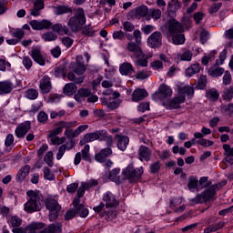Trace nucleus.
<instances>
[{"label":"nucleus","mask_w":233,"mask_h":233,"mask_svg":"<svg viewBox=\"0 0 233 233\" xmlns=\"http://www.w3.org/2000/svg\"><path fill=\"white\" fill-rule=\"evenodd\" d=\"M30 128H32L30 121H25L18 125L15 130V134L16 137H25L26 134H28Z\"/></svg>","instance_id":"f8f14e48"},{"label":"nucleus","mask_w":233,"mask_h":233,"mask_svg":"<svg viewBox=\"0 0 233 233\" xmlns=\"http://www.w3.org/2000/svg\"><path fill=\"white\" fill-rule=\"evenodd\" d=\"M179 94L181 96H185L187 95L188 97H192V96H194V87L190 86H186L182 88H180L178 90Z\"/></svg>","instance_id":"79ce46f5"},{"label":"nucleus","mask_w":233,"mask_h":233,"mask_svg":"<svg viewBox=\"0 0 233 233\" xmlns=\"http://www.w3.org/2000/svg\"><path fill=\"white\" fill-rule=\"evenodd\" d=\"M123 28L126 32H134L136 25L131 22L126 21L123 23Z\"/></svg>","instance_id":"69168bd1"},{"label":"nucleus","mask_w":233,"mask_h":233,"mask_svg":"<svg viewBox=\"0 0 233 233\" xmlns=\"http://www.w3.org/2000/svg\"><path fill=\"white\" fill-rule=\"evenodd\" d=\"M63 92L66 96H74L77 92V86L74 83L66 84L63 88Z\"/></svg>","instance_id":"c9c22d12"},{"label":"nucleus","mask_w":233,"mask_h":233,"mask_svg":"<svg viewBox=\"0 0 233 233\" xmlns=\"http://www.w3.org/2000/svg\"><path fill=\"white\" fill-rule=\"evenodd\" d=\"M103 88V94L104 96H112L113 99H117L121 96L119 92L114 91L112 89V86H114V82L112 80H103L101 83Z\"/></svg>","instance_id":"9d476101"},{"label":"nucleus","mask_w":233,"mask_h":233,"mask_svg":"<svg viewBox=\"0 0 233 233\" xmlns=\"http://www.w3.org/2000/svg\"><path fill=\"white\" fill-rule=\"evenodd\" d=\"M148 12H149L148 6L140 5L135 8L134 10H131L129 14L130 15H133L137 19H141V17H147V15L148 16Z\"/></svg>","instance_id":"2eb2a0df"},{"label":"nucleus","mask_w":233,"mask_h":233,"mask_svg":"<svg viewBox=\"0 0 233 233\" xmlns=\"http://www.w3.org/2000/svg\"><path fill=\"white\" fill-rule=\"evenodd\" d=\"M63 232V225L59 222L49 224L42 229V233H61Z\"/></svg>","instance_id":"a878e982"},{"label":"nucleus","mask_w":233,"mask_h":233,"mask_svg":"<svg viewBox=\"0 0 233 233\" xmlns=\"http://www.w3.org/2000/svg\"><path fill=\"white\" fill-rule=\"evenodd\" d=\"M86 23V17L85 16V10L83 8H78L76 11L75 16L69 19L68 26L71 30H77L79 26H83Z\"/></svg>","instance_id":"0eeeda50"},{"label":"nucleus","mask_w":233,"mask_h":233,"mask_svg":"<svg viewBox=\"0 0 233 233\" xmlns=\"http://www.w3.org/2000/svg\"><path fill=\"white\" fill-rule=\"evenodd\" d=\"M45 228V223L43 222H32L27 227H25L26 233H43Z\"/></svg>","instance_id":"aec40b11"},{"label":"nucleus","mask_w":233,"mask_h":233,"mask_svg":"<svg viewBox=\"0 0 233 233\" xmlns=\"http://www.w3.org/2000/svg\"><path fill=\"white\" fill-rule=\"evenodd\" d=\"M142 57L143 58H139V57L133 58V59H135L134 64L136 65V66H142V67L148 66V59H150V57H152V55H149L146 57L144 55V56H142Z\"/></svg>","instance_id":"e433bc0d"},{"label":"nucleus","mask_w":233,"mask_h":233,"mask_svg":"<svg viewBox=\"0 0 233 233\" xmlns=\"http://www.w3.org/2000/svg\"><path fill=\"white\" fill-rule=\"evenodd\" d=\"M183 203V198H173L170 201V208L173 210V212H176L177 214H181V212H185V205H181Z\"/></svg>","instance_id":"4468645a"},{"label":"nucleus","mask_w":233,"mask_h":233,"mask_svg":"<svg viewBox=\"0 0 233 233\" xmlns=\"http://www.w3.org/2000/svg\"><path fill=\"white\" fill-rule=\"evenodd\" d=\"M162 37L161 32H154L147 38V45L150 48H157L162 45Z\"/></svg>","instance_id":"9b49d317"},{"label":"nucleus","mask_w":233,"mask_h":233,"mask_svg":"<svg viewBox=\"0 0 233 233\" xmlns=\"http://www.w3.org/2000/svg\"><path fill=\"white\" fill-rule=\"evenodd\" d=\"M224 73L225 69L222 67L212 66L208 70V74L209 76H212V77H219V76H223Z\"/></svg>","instance_id":"ea45409f"},{"label":"nucleus","mask_w":233,"mask_h":233,"mask_svg":"<svg viewBox=\"0 0 233 233\" xmlns=\"http://www.w3.org/2000/svg\"><path fill=\"white\" fill-rule=\"evenodd\" d=\"M56 31H47L42 35V39L46 42L56 41L57 39Z\"/></svg>","instance_id":"58836bf2"},{"label":"nucleus","mask_w":233,"mask_h":233,"mask_svg":"<svg viewBox=\"0 0 233 233\" xmlns=\"http://www.w3.org/2000/svg\"><path fill=\"white\" fill-rule=\"evenodd\" d=\"M208 181V177H201L198 181V190H203V188H207V187H208V184H207Z\"/></svg>","instance_id":"13d9d810"},{"label":"nucleus","mask_w":233,"mask_h":233,"mask_svg":"<svg viewBox=\"0 0 233 233\" xmlns=\"http://www.w3.org/2000/svg\"><path fill=\"white\" fill-rule=\"evenodd\" d=\"M31 56L34 59L35 63L40 65V66H45L46 62L45 58L43 57V54L41 53V49L35 47L32 50Z\"/></svg>","instance_id":"bb28decb"},{"label":"nucleus","mask_w":233,"mask_h":233,"mask_svg":"<svg viewBox=\"0 0 233 233\" xmlns=\"http://www.w3.org/2000/svg\"><path fill=\"white\" fill-rule=\"evenodd\" d=\"M115 139L116 140L118 150L125 152L128 147V144L130 143V138H128L127 136L116 135Z\"/></svg>","instance_id":"dca6fc26"},{"label":"nucleus","mask_w":233,"mask_h":233,"mask_svg":"<svg viewBox=\"0 0 233 233\" xmlns=\"http://www.w3.org/2000/svg\"><path fill=\"white\" fill-rule=\"evenodd\" d=\"M187 187L190 192H194L195 190H197V192H199V190H198V188H199V180H198V177H189Z\"/></svg>","instance_id":"473e14b6"},{"label":"nucleus","mask_w":233,"mask_h":233,"mask_svg":"<svg viewBox=\"0 0 233 233\" xmlns=\"http://www.w3.org/2000/svg\"><path fill=\"white\" fill-rule=\"evenodd\" d=\"M201 71V66L199 64H193L186 69L187 77H192L194 74H199Z\"/></svg>","instance_id":"72a5a7b5"},{"label":"nucleus","mask_w":233,"mask_h":233,"mask_svg":"<svg viewBox=\"0 0 233 233\" xmlns=\"http://www.w3.org/2000/svg\"><path fill=\"white\" fill-rule=\"evenodd\" d=\"M28 174H30V166L25 165L22 167L15 176L16 183H23V181L26 179V176H28Z\"/></svg>","instance_id":"5701e85b"},{"label":"nucleus","mask_w":233,"mask_h":233,"mask_svg":"<svg viewBox=\"0 0 233 233\" xmlns=\"http://www.w3.org/2000/svg\"><path fill=\"white\" fill-rule=\"evenodd\" d=\"M82 32L84 34V35H88L89 37H92V35H94V34H96V31H94V29L92 28V26L89 25H86L83 29Z\"/></svg>","instance_id":"680f3d73"},{"label":"nucleus","mask_w":233,"mask_h":233,"mask_svg":"<svg viewBox=\"0 0 233 233\" xmlns=\"http://www.w3.org/2000/svg\"><path fill=\"white\" fill-rule=\"evenodd\" d=\"M148 96V92L146 89H136L133 93H132V101H135L136 103L139 102V101H143V99H145V97H147Z\"/></svg>","instance_id":"cd10ccee"},{"label":"nucleus","mask_w":233,"mask_h":233,"mask_svg":"<svg viewBox=\"0 0 233 233\" xmlns=\"http://www.w3.org/2000/svg\"><path fill=\"white\" fill-rule=\"evenodd\" d=\"M150 76H151L150 71L143 70V71H138L135 76V77L136 79H140L141 81H143V79H148Z\"/></svg>","instance_id":"8fccbe9b"},{"label":"nucleus","mask_w":233,"mask_h":233,"mask_svg":"<svg viewBox=\"0 0 233 233\" xmlns=\"http://www.w3.org/2000/svg\"><path fill=\"white\" fill-rule=\"evenodd\" d=\"M44 172V178L47 179V181H54L56 179V176H54V173L50 168L48 167H44L43 169Z\"/></svg>","instance_id":"de8ad7c7"},{"label":"nucleus","mask_w":233,"mask_h":233,"mask_svg":"<svg viewBox=\"0 0 233 233\" xmlns=\"http://www.w3.org/2000/svg\"><path fill=\"white\" fill-rule=\"evenodd\" d=\"M119 72L121 76H132L134 74V66L128 62H125L119 66Z\"/></svg>","instance_id":"7c9ffc66"},{"label":"nucleus","mask_w":233,"mask_h":233,"mask_svg":"<svg viewBox=\"0 0 233 233\" xmlns=\"http://www.w3.org/2000/svg\"><path fill=\"white\" fill-rule=\"evenodd\" d=\"M27 202L24 204V210L28 214L39 212L43 208V196L37 191L29 190L26 192Z\"/></svg>","instance_id":"20e7f679"},{"label":"nucleus","mask_w":233,"mask_h":233,"mask_svg":"<svg viewBox=\"0 0 233 233\" xmlns=\"http://www.w3.org/2000/svg\"><path fill=\"white\" fill-rule=\"evenodd\" d=\"M127 50L128 52L133 53L131 55V59H137V57H145V53L143 49H141V44H137V42H128L126 46Z\"/></svg>","instance_id":"6e6552de"},{"label":"nucleus","mask_w":233,"mask_h":233,"mask_svg":"<svg viewBox=\"0 0 233 233\" xmlns=\"http://www.w3.org/2000/svg\"><path fill=\"white\" fill-rule=\"evenodd\" d=\"M37 121L38 123L45 125V123L48 121V114H46L45 111H40L37 115Z\"/></svg>","instance_id":"6e6d98bb"},{"label":"nucleus","mask_w":233,"mask_h":233,"mask_svg":"<svg viewBox=\"0 0 233 233\" xmlns=\"http://www.w3.org/2000/svg\"><path fill=\"white\" fill-rule=\"evenodd\" d=\"M161 170V163L159 161L153 162L149 166V172L151 174H157Z\"/></svg>","instance_id":"3c124183"},{"label":"nucleus","mask_w":233,"mask_h":233,"mask_svg":"<svg viewBox=\"0 0 233 233\" xmlns=\"http://www.w3.org/2000/svg\"><path fill=\"white\" fill-rule=\"evenodd\" d=\"M103 130H98L93 133H87L84 136L83 139L85 143H92L94 141H101Z\"/></svg>","instance_id":"b1692460"},{"label":"nucleus","mask_w":233,"mask_h":233,"mask_svg":"<svg viewBox=\"0 0 233 233\" xmlns=\"http://www.w3.org/2000/svg\"><path fill=\"white\" fill-rule=\"evenodd\" d=\"M228 181L223 180L218 184H214L209 187L208 189L203 191L200 194H198L194 198L190 199L191 203L195 205H199V203H207V201H214L216 199V191L221 190L225 185H227Z\"/></svg>","instance_id":"f03ea898"},{"label":"nucleus","mask_w":233,"mask_h":233,"mask_svg":"<svg viewBox=\"0 0 233 233\" xmlns=\"http://www.w3.org/2000/svg\"><path fill=\"white\" fill-rule=\"evenodd\" d=\"M193 54L191 51H185L180 55L181 61H192Z\"/></svg>","instance_id":"e2e57ef3"},{"label":"nucleus","mask_w":233,"mask_h":233,"mask_svg":"<svg viewBox=\"0 0 233 233\" xmlns=\"http://www.w3.org/2000/svg\"><path fill=\"white\" fill-rule=\"evenodd\" d=\"M39 88L42 94H49L52 90V81L50 80V76H43L40 80Z\"/></svg>","instance_id":"f3484780"},{"label":"nucleus","mask_w":233,"mask_h":233,"mask_svg":"<svg viewBox=\"0 0 233 233\" xmlns=\"http://www.w3.org/2000/svg\"><path fill=\"white\" fill-rule=\"evenodd\" d=\"M56 128L49 132L48 137H56V136H59V134L63 132V128H66L64 132V136L71 141L74 137H77L78 136L76 129H70L74 128V127H77V121H59L56 124Z\"/></svg>","instance_id":"f257e3e1"},{"label":"nucleus","mask_w":233,"mask_h":233,"mask_svg":"<svg viewBox=\"0 0 233 233\" xmlns=\"http://www.w3.org/2000/svg\"><path fill=\"white\" fill-rule=\"evenodd\" d=\"M46 208H47V210H61V206L57 200L49 198L46 200Z\"/></svg>","instance_id":"2f4dec72"},{"label":"nucleus","mask_w":233,"mask_h":233,"mask_svg":"<svg viewBox=\"0 0 233 233\" xmlns=\"http://www.w3.org/2000/svg\"><path fill=\"white\" fill-rule=\"evenodd\" d=\"M138 159L139 161H150L152 159V149L147 146H140L138 148Z\"/></svg>","instance_id":"ddd939ff"},{"label":"nucleus","mask_w":233,"mask_h":233,"mask_svg":"<svg viewBox=\"0 0 233 233\" xmlns=\"http://www.w3.org/2000/svg\"><path fill=\"white\" fill-rule=\"evenodd\" d=\"M185 96L181 94H179L178 91V96H174L168 104V107L170 108V110H176L177 108L181 107V103H185Z\"/></svg>","instance_id":"6ab92c4d"},{"label":"nucleus","mask_w":233,"mask_h":233,"mask_svg":"<svg viewBox=\"0 0 233 233\" xmlns=\"http://www.w3.org/2000/svg\"><path fill=\"white\" fill-rule=\"evenodd\" d=\"M161 10L156 9V8H150L148 11L147 17H152L155 21H157L158 19H161Z\"/></svg>","instance_id":"37998d69"},{"label":"nucleus","mask_w":233,"mask_h":233,"mask_svg":"<svg viewBox=\"0 0 233 233\" xmlns=\"http://www.w3.org/2000/svg\"><path fill=\"white\" fill-rule=\"evenodd\" d=\"M149 65L153 70H163V62L161 60H155Z\"/></svg>","instance_id":"bf43d9fd"},{"label":"nucleus","mask_w":233,"mask_h":233,"mask_svg":"<svg viewBox=\"0 0 233 233\" xmlns=\"http://www.w3.org/2000/svg\"><path fill=\"white\" fill-rule=\"evenodd\" d=\"M110 156H112V148L106 147L95 155V159L98 163H105L106 157H110Z\"/></svg>","instance_id":"4be33fe9"},{"label":"nucleus","mask_w":233,"mask_h":233,"mask_svg":"<svg viewBox=\"0 0 233 233\" xmlns=\"http://www.w3.org/2000/svg\"><path fill=\"white\" fill-rule=\"evenodd\" d=\"M206 86H207V76H201L198 78L197 88H198V90H203L206 88Z\"/></svg>","instance_id":"4d7b16f0"},{"label":"nucleus","mask_w":233,"mask_h":233,"mask_svg":"<svg viewBox=\"0 0 233 233\" xmlns=\"http://www.w3.org/2000/svg\"><path fill=\"white\" fill-rule=\"evenodd\" d=\"M157 154L162 160L168 159V157H170V151L167 149H165L163 151H157Z\"/></svg>","instance_id":"0e129e2a"},{"label":"nucleus","mask_w":233,"mask_h":233,"mask_svg":"<svg viewBox=\"0 0 233 233\" xmlns=\"http://www.w3.org/2000/svg\"><path fill=\"white\" fill-rule=\"evenodd\" d=\"M14 90V84L10 80L0 82V96L10 94Z\"/></svg>","instance_id":"393cba45"},{"label":"nucleus","mask_w":233,"mask_h":233,"mask_svg":"<svg viewBox=\"0 0 233 233\" xmlns=\"http://www.w3.org/2000/svg\"><path fill=\"white\" fill-rule=\"evenodd\" d=\"M25 96L31 100L37 99L39 97V92L37 89L30 88L25 92Z\"/></svg>","instance_id":"c03bdc74"},{"label":"nucleus","mask_w":233,"mask_h":233,"mask_svg":"<svg viewBox=\"0 0 233 233\" xmlns=\"http://www.w3.org/2000/svg\"><path fill=\"white\" fill-rule=\"evenodd\" d=\"M23 65L25 66V68H26V70H30V68H32V58H30V56H24L23 57Z\"/></svg>","instance_id":"338daca9"},{"label":"nucleus","mask_w":233,"mask_h":233,"mask_svg":"<svg viewBox=\"0 0 233 233\" xmlns=\"http://www.w3.org/2000/svg\"><path fill=\"white\" fill-rule=\"evenodd\" d=\"M13 37H15L16 41H21L23 37H25V31L23 29H16L15 32L12 34Z\"/></svg>","instance_id":"052dcab7"},{"label":"nucleus","mask_w":233,"mask_h":233,"mask_svg":"<svg viewBox=\"0 0 233 233\" xmlns=\"http://www.w3.org/2000/svg\"><path fill=\"white\" fill-rule=\"evenodd\" d=\"M157 96L160 101H163V99H167V97H172V88L165 84H162L158 87Z\"/></svg>","instance_id":"a211bd4d"},{"label":"nucleus","mask_w":233,"mask_h":233,"mask_svg":"<svg viewBox=\"0 0 233 233\" xmlns=\"http://www.w3.org/2000/svg\"><path fill=\"white\" fill-rule=\"evenodd\" d=\"M71 68L77 76H83V74L86 72V67L85 66V64L79 62V56L76 58V62L71 65Z\"/></svg>","instance_id":"c756f323"},{"label":"nucleus","mask_w":233,"mask_h":233,"mask_svg":"<svg viewBox=\"0 0 233 233\" xmlns=\"http://www.w3.org/2000/svg\"><path fill=\"white\" fill-rule=\"evenodd\" d=\"M44 161L48 167H54V152L48 151L44 157Z\"/></svg>","instance_id":"09e8293b"},{"label":"nucleus","mask_w":233,"mask_h":233,"mask_svg":"<svg viewBox=\"0 0 233 233\" xmlns=\"http://www.w3.org/2000/svg\"><path fill=\"white\" fill-rule=\"evenodd\" d=\"M33 30H48L52 28L53 32H56L59 35H65L68 34V27L61 24L53 25L50 20L44 19L42 21L32 20L29 23Z\"/></svg>","instance_id":"7ed1b4c3"},{"label":"nucleus","mask_w":233,"mask_h":233,"mask_svg":"<svg viewBox=\"0 0 233 233\" xmlns=\"http://www.w3.org/2000/svg\"><path fill=\"white\" fill-rule=\"evenodd\" d=\"M53 10L56 15H63V14H70L72 12V8L66 5H57Z\"/></svg>","instance_id":"f704fd0d"},{"label":"nucleus","mask_w":233,"mask_h":233,"mask_svg":"<svg viewBox=\"0 0 233 233\" xmlns=\"http://www.w3.org/2000/svg\"><path fill=\"white\" fill-rule=\"evenodd\" d=\"M102 105L104 106H106L108 110H116V108L119 107V105H121V102H119V100H113L112 102L103 101Z\"/></svg>","instance_id":"a18cd8bd"},{"label":"nucleus","mask_w":233,"mask_h":233,"mask_svg":"<svg viewBox=\"0 0 233 233\" xmlns=\"http://www.w3.org/2000/svg\"><path fill=\"white\" fill-rule=\"evenodd\" d=\"M167 30H168L169 35L172 36L173 45L185 44V35L183 34V25L179 22L176 20L169 22Z\"/></svg>","instance_id":"39448f33"},{"label":"nucleus","mask_w":233,"mask_h":233,"mask_svg":"<svg viewBox=\"0 0 233 233\" xmlns=\"http://www.w3.org/2000/svg\"><path fill=\"white\" fill-rule=\"evenodd\" d=\"M90 146L89 145H86L84 147V148L81 151L82 154V158L84 159V161H90Z\"/></svg>","instance_id":"603ef678"},{"label":"nucleus","mask_w":233,"mask_h":233,"mask_svg":"<svg viewBox=\"0 0 233 233\" xmlns=\"http://www.w3.org/2000/svg\"><path fill=\"white\" fill-rule=\"evenodd\" d=\"M102 200L104 203H106V208H114L119 206V200L117 199V197H116V195L110 191H107L103 195Z\"/></svg>","instance_id":"1a4fd4ad"},{"label":"nucleus","mask_w":233,"mask_h":233,"mask_svg":"<svg viewBox=\"0 0 233 233\" xmlns=\"http://www.w3.org/2000/svg\"><path fill=\"white\" fill-rule=\"evenodd\" d=\"M223 149H224V155L225 156H233V147H230V145L224 144L223 145Z\"/></svg>","instance_id":"774afa93"},{"label":"nucleus","mask_w":233,"mask_h":233,"mask_svg":"<svg viewBox=\"0 0 233 233\" xmlns=\"http://www.w3.org/2000/svg\"><path fill=\"white\" fill-rule=\"evenodd\" d=\"M100 141H106V147H112L114 145L112 136L108 135L106 130H102V137L100 138Z\"/></svg>","instance_id":"a19ab883"},{"label":"nucleus","mask_w":233,"mask_h":233,"mask_svg":"<svg viewBox=\"0 0 233 233\" xmlns=\"http://www.w3.org/2000/svg\"><path fill=\"white\" fill-rule=\"evenodd\" d=\"M22 223H23V220L21 219V218L17 216L11 217V219H10L11 227H14V228L21 227Z\"/></svg>","instance_id":"5fc2aeb1"},{"label":"nucleus","mask_w":233,"mask_h":233,"mask_svg":"<svg viewBox=\"0 0 233 233\" xmlns=\"http://www.w3.org/2000/svg\"><path fill=\"white\" fill-rule=\"evenodd\" d=\"M73 205L75 207V212H76L80 218H86V216H88V208L83 206V204H79V199H75Z\"/></svg>","instance_id":"412c9836"},{"label":"nucleus","mask_w":233,"mask_h":233,"mask_svg":"<svg viewBox=\"0 0 233 233\" xmlns=\"http://www.w3.org/2000/svg\"><path fill=\"white\" fill-rule=\"evenodd\" d=\"M143 172V167L135 168L134 164H129L126 168L122 170V175L124 176V179H127L129 183H137V181L141 179Z\"/></svg>","instance_id":"423d86ee"},{"label":"nucleus","mask_w":233,"mask_h":233,"mask_svg":"<svg viewBox=\"0 0 233 233\" xmlns=\"http://www.w3.org/2000/svg\"><path fill=\"white\" fill-rule=\"evenodd\" d=\"M74 140H70L69 143H67V147L65 144L60 146L56 154V159L58 161L61 160L63 158V156H65V152H66V150H72V148H74Z\"/></svg>","instance_id":"c85d7f7f"},{"label":"nucleus","mask_w":233,"mask_h":233,"mask_svg":"<svg viewBox=\"0 0 233 233\" xmlns=\"http://www.w3.org/2000/svg\"><path fill=\"white\" fill-rule=\"evenodd\" d=\"M225 227V222L218 221L216 224L210 225L208 228H206L204 229L205 233H210V232H218V230H220V228H223Z\"/></svg>","instance_id":"4c0bfd02"},{"label":"nucleus","mask_w":233,"mask_h":233,"mask_svg":"<svg viewBox=\"0 0 233 233\" xmlns=\"http://www.w3.org/2000/svg\"><path fill=\"white\" fill-rule=\"evenodd\" d=\"M222 97L225 101H232L233 98V86L224 89Z\"/></svg>","instance_id":"49530a36"},{"label":"nucleus","mask_w":233,"mask_h":233,"mask_svg":"<svg viewBox=\"0 0 233 233\" xmlns=\"http://www.w3.org/2000/svg\"><path fill=\"white\" fill-rule=\"evenodd\" d=\"M207 98L211 99V101H218L219 99V93L215 89H211L207 92Z\"/></svg>","instance_id":"864d4df0"}]
</instances>
